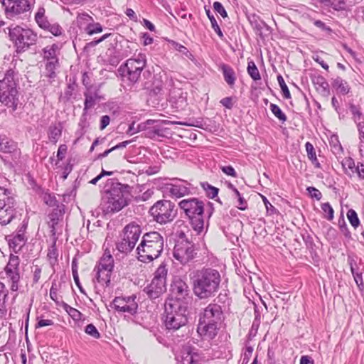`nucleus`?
<instances>
[{"instance_id": "56", "label": "nucleus", "mask_w": 364, "mask_h": 364, "mask_svg": "<svg viewBox=\"0 0 364 364\" xmlns=\"http://www.w3.org/2000/svg\"><path fill=\"white\" fill-rule=\"evenodd\" d=\"M213 9L215 12L218 13L222 17L225 18L228 16V14L223 6V4L219 1H215L213 3Z\"/></svg>"}, {"instance_id": "6", "label": "nucleus", "mask_w": 364, "mask_h": 364, "mask_svg": "<svg viewBox=\"0 0 364 364\" xmlns=\"http://www.w3.org/2000/svg\"><path fill=\"white\" fill-rule=\"evenodd\" d=\"M178 206L190 221L191 225L197 235L204 230L205 203L197 198H189L181 200Z\"/></svg>"}, {"instance_id": "16", "label": "nucleus", "mask_w": 364, "mask_h": 364, "mask_svg": "<svg viewBox=\"0 0 364 364\" xmlns=\"http://www.w3.org/2000/svg\"><path fill=\"white\" fill-rule=\"evenodd\" d=\"M6 14L9 17L30 12L32 5L28 0H1Z\"/></svg>"}, {"instance_id": "3", "label": "nucleus", "mask_w": 364, "mask_h": 364, "mask_svg": "<svg viewBox=\"0 0 364 364\" xmlns=\"http://www.w3.org/2000/svg\"><path fill=\"white\" fill-rule=\"evenodd\" d=\"M197 327L198 334L205 340H213L218 333L224 320V314L220 305L209 304L199 313Z\"/></svg>"}, {"instance_id": "35", "label": "nucleus", "mask_w": 364, "mask_h": 364, "mask_svg": "<svg viewBox=\"0 0 364 364\" xmlns=\"http://www.w3.org/2000/svg\"><path fill=\"white\" fill-rule=\"evenodd\" d=\"M342 167L346 175L351 176L355 173L356 167L354 160L351 157H346L341 161Z\"/></svg>"}, {"instance_id": "41", "label": "nucleus", "mask_w": 364, "mask_h": 364, "mask_svg": "<svg viewBox=\"0 0 364 364\" xmlns=\"http://www.w3.org/2000/svg\"><path fill=\"white\" fill-rule=\"evenodd\" d=\"M85 31L88 35L92 36L95 33H101L103 28L100 23H89L85 28Z\"/></svg>"}, {"instance_id": "42", "label": "nucleus", "mask_w": 364, "mask_h": 364, "mask_svg": "<svg viewBox=\"0 0 364 364\" xmlns=\"http://www.w3.org/2000/svg\"><path fill=\"white\" fill-rule=\"evenodd\" d=\"M347 218L350 225L355 229L360 225V220L357 213L353 209H350L347 212Z\"/></svg>"}, {"instance_id": "21", "label": "nucleus", "mask_w": 364, "mask_h": 364, "mask_svg": "<svg viewBox=\"0 0 364 364\" xmlns=\"http://www.w3.org/2000/svg\"><path fill=\"white\" fill-rule=\"evenodd\" d=\"M64 215V210L57 207L54 208L52 212L48 215L49 221L48 225L50 228L51 235L55 237L56 235V228L58 223L63 220Z\"/></svg>"}, {"instance_id": "48", "label": "nucleus", "mask_w": 364, "mask_h": 364, "mask_svg": "<svg viewBox=\"0 0 364 364\" xmlns=\"http://www.w3.org/2000/svg\"><path fill=\"white\" fill-rule=\"evenodd\" d=\"M234 194L238 202L236 207L241 210H245L247 208V200L242 196L239 191H236Z\"/></svg>"}, {"instance_id": "50", "label": "nucleus", "mask_w": 364, "mask_h": 364, "mask_svg": "<svg viewBox=\"0 0 364 364\" xmlns=\"http://www.w3.org/2000/svg\"><path fill=\"white\" fill-rule=\"evenodd\" d=\"M85 332L95 338H100V333L92 323L86 326Z\"/></svg>"}, {"instance_id": "60", "label": "nucleus", "mask_w": 364, "mask_h": 364, "mask_svg": "<svg viewBox=\"0 0 364 364\" xmlns=\"http://www.w3.org/2000/svg\"><path fill=\"white\" fill-rule=\"evenodd\" d=\"M354 171L357 173L358 178L360 181H364V164L361 162H358Z\"/></svg>"}, {"instance_id": "49", "label": "nucleus", "mask_w": 364, "mask_h": 364, "mask_svg": "<svg viewBox=\"0 0 364 364\" xmlns=\"http://www.w3.org/2000/svg\"><path fill=\"white\" fill-rule=\"evenodd\" d=\"M338 226L341 232L344 235L346 238L351 237V233L349 231L348 226L345 222L344 218L342 216L341 218L338 220Z\"/></svg>"}, {"instance_id": "14", "label": "nucleus", "mask_w": 364, "mask_h": 364, "mask_svg": "<svg viewBox=\"0 0 364 364\" xmlns=\"http://www.w3.org/2000/svg\"><path fill=\"white\" fill-rule=\"evenodd\" d=\"M60 47L57 43L46 46L42 49L41 56L43 60L46 61V77L54 79L56 77L55 70L59 68V58Z\"/></svg>"}, {"instance_id": "43", "label": "nucleus", "mask_w": 364, "mask_h": 364, "mask_svg": "<svg viewBox=\"0 0 364 364\" xmlns=\"http://www.w3.org/2000/svg\"><path fill=\"white\" fill-rule=\"evenodd\" d=\"M47 256L50 260V264L54 265L58 260V250L55 245V240H54L53 245L49 248Z\"/></svg>"}, {"instance_id": "19", "label": "nucleus", "mask_w": 364, "mask_h": 364, "mask_svg": "<svg viewBox=\"0 0 364 364\" xmlns=\"http://www.w3.org/2000/svg\"><path fill=\"white\" fill-rule=\"evenodd\" d=\"M178 364H200L201 357L197 353L184 350L176 357Z\"/></svg>"}, {"instance_id": "27", "label": "nucleus", "mask_w": 364, "mask_h": 364, "mask_svg": "<svg viewBox=\"0 0 364 364\" xmlns=\"http://www.w3.org/2000/svg\"><path fill=\"white\" fill-rule=\"evenodd\" d=\"M313 82L321 95L325 97L330 95L329 85L323 76L315 77L313 79Z\"/></svg>"}, {"instance_id": "20", "label": "nucleus", "mask_w": 364, "mask_h": 364, "mask_svg": "<svg viewBox=\"0 0 364 364\" xmlns=\"http://www.w3.org/2000/svg\"><path fill=\"white\" fill-rule=\"evenodd\" d=\"M173 294L178 296V299L185 298L188 294L189 287L184 280L180 277H175L171 284Z\"/></svg>"}, {"instance_id": "61", "label": "nucleus", "mask_w": 364, "mask_h": 364, "mask_svg": "<svg viewBox=\"0 0 364 364\" xmlns=\"http://www.w3.org/2000/svg\"><path fill=\"white\" fill-rule=\"evenodd\" d=\"M7 277L11 282H18L20 279V275L18 270H10V272H6Z\"/></svg>"}, {"instance_id": "11", "label": "nucleus", "mask_w": 364, "mask_h": 364, "mask_svg": "<svg viewBox=\"0 0 364 364\" xmlns=\"http://www.w3.org/2000/svg\"><path fill=\"white\" fill-rule=\"evenodd\" d=\"M141 233V227L136 223L127 225L123 229L120 240L116 244L118 251L124 254L129 253L134 248Z\"/></svg>"}, {"instance_id": "52", "label": "nucleus", "mask_w": 364, "mask_h": 364, "mask_svg": "<svg viewBox=\"0 0 364 364\" xmlns=\"http://www.w3.org/2000/svg\"><path fill=\"white\" fill-rule=\"evenodd\" d=\"M46 31H48L50 32L53 35L55 36H59L62 34L63 28L58 23H50L49 28H46Z\"/></svg>"}, {"instance_id": "54", "label": "nucleus", "mask_w": 364, "mask_h": 364, "mask_svg": "<svg viewBox=\"0 0 364 364\" xmlns=\"http://www.w3.org/2000/svg\"><path fill=\"white\" fill-rule=\"evenodd\" d=\"M355 282L356 283L358 289L362 291L364 289V282L363 278V272L357 273L354 272L352 273Z\"/></svg>"}, {"instance_id": "62", "label": "nucleus", "mask_w": 364, "mask_h": 364, "mask_svg": "<svg viewBox=\"0 0 364 364\" xmlns=\"http://www.w3.org/2000/svg\"><path fill=\"white\" fill-rule=\"evenodd\" d=\"M176 92L178 95V99L175 101V103L179 104L180 106L185 105L186 104V96H184L183 94L186 95V93H183L181 90L173 92V93Z\"/></svg>"}, {"instance_id": "13", "label": "nucleus", "mask_w": 364, "mask_h": 364, "mask_svg": "<svg viewBox=\"0 0 364 364\" xmlns=\"http://www.w3.org/2000/svg\"><path fill=\"white\" fill-rule=\"evenodd\" d=\"M149 213L157 223L165 224L174 219L176 210L173 203L170 200H161L151 206Z\"/></svg>"}, {"instance_id": "24", "label": "nucleus", "mask_w": 364, "mask_h": 364, "mask_svg": "<svg viewBox=\"0 0 364 364\" xmlns=\"http://www.w3.org/2000/svg\"><path fill=\"white\" fill-rule=\"evenodd\" d=\"M183 184H171L168 188L169 193L172 196L176 198H181L190 193L189 186L190 183L188 181H183Z\"/></svg>"}, {"instance_id": "57", "label": "nucleus", "mask_w": 364, "mask_h": 364, "mask_svg": "<svg viewBox=\"0 0 364 364\" xmlns=\"http://www.w3.org/2000/svg\"><path fill=\"white\" fill-rule=\"evenodd\" d=\"M220 168L227 176H232V177H234V178H236L237 176V174L235 170L230 165H228V166H221L220 167Z\"/></svg>"}, {"instance_id": "29", "label": "nucleus", "mask_w": 364, "mask_h": 364, "mask_svg": "<svg viewBox=\"0 0 364 364\" xmlns=\"http://www.w3.org/2000/svg\"><path fill=\"white\" fill-rule=\"evenodd\" d=\"M220 70L223 73L224 80L227 82V84L232 87L234 85L236 76L234 70L228 65L222 64L220 66Z\"/></svg>"}, {"instance_id": "40", "label": "nucleus", "mask_w": 364, "mask_h": 364, "mask_svg": "<svg viewBox=\"0 0 364 364\" xmlns=\"http://www.w3.org/2000/svg\"><path fill=\"white\" fill-rule=\"evenodd\" d=\"M269 109L272 114L282 123L287 121V118L286 114L282 111L279 106L275 104L271 103Z\"/></svg>"}, {"instance_id": "1", "label": "nucleus", "mask_w": 364, "mask_h": 364, "mask_svg": "<svg viewBox=\"0 0 364 364\" xmlns=\"http://www.w3.org/2000/svg\"><path fill=\"white\" fill-rule=\"evenodd\" d=\"M193 291L200 299L214 296L220 289L221 275L218 270L211 267H203L192 273Z\"/></svg>"}, {"instance_id": "25", "label": "nucleus", "mask_w": 364, "mask_h": 364, "mask_svg": "<svg viewBox=\"0 0 364 364\" xmlns=\"http://www.w3.org/2000/svg\"><path fill=\"white\" fill-rule=\"evenodd\" d=\"M21 235L17 234L14 235H10L8 240L10 249H11L16 253L21 250L27 241L26 236Z\"/></svg>"}, {"instance_id": "23", "label": "nucleus", "mask_w": 364, "mask_h": 364, "mask_svg": "<svg viewBox=\"0 0 364 364\" xmlns=\"http://www.w3.org/2000/svg\"><path fill=\"white\" fill-rule=\"evenodd\" d=\"M112 272V269L95 267L93 270L95 273L94 281L96 280L99 284L108 287L110 283Z\"/></svg>"}, {"instance_id": "34", "label": "nucleus", "mask_w": 364, "mask_h": 364, "mask_svg": "<svg viewBox=\"0 0 364 364\" xmlns=\"http://www.w3.org/2000/svg\"><path fill=\"white\" fill-rule=\"evenodd\" d=\"M349 109L352 114V119L356 124L364 121V114L361 111V108L353 103H349Z\"/></svg>"}, {"instance_id": "37", "label": "nucleus", "mask_w": 364, "mask_h": 364, "mask_svg": "<svg viewBox=\"0 0 364 364\" xmlns=\"http://www.w3.org/2000/svg\"><path fill=\"white\" fill-rule=\"evenodd\" d=\"M205 13H206L210 23H211V26H212L213 29L215 31V32L218 35V36L220 38H223V33L219 25L218 24L215 18L211 14L210 10L209 9H206V7H205Z\"/></svg>"}, {"instance_id": "8", "label": "nucleus", "mask_w": 364, "mask_h": 364, "mask_svg": "<svg viewBox=\"0 0 364 364\" xmlns=\"http://www.w3.org/2000/svg\"><path fill=\"white\" fill-rule=\"evenodd\" d=\"M8 30L10 40L17 53H24L37 42L36 33L30 28L16 26L8 28Z\"/></svg>"}, {"instance_id": "47", "label": "nucleus", "mask_w": 364, "mask_h": 364, "mask_svg": "<svg viewBox=\"0 0 364 364\" xmlns=\"http://www.w3.org/2000/svg\"><path fill=\"white\" fill-rule=\"evenodd\" d=\"M75 87L76 85L75 83L68 84L64 91L63 95L61 97L65 101H69L73 95Z\"/></svg>"}, {"instance_id": "15", "label": "nucleus", "mask_w": 364, "mask_h": 364, "mask_svg": "<svg viewBox=\"0 0 364 364\" xmlns=\"http://www.w3.org/2000/svg\"><path fill=\"white\" fill-rule=\"evenodd\" d=\"M136 299L135 295L117 296L112 301L110 306L118 314H124V319L129 321L138 311L139 306Z\"/></svg>"}, {"instance_id": "28", "label": "nucleus", "mask_w": 364, "mask_h": 364, "mask_svg": "<svg viewBox=\"0 0 364 364\" xmlns=\"http://www.w3.org/2000/svg\"><path fill=\"white\" fill-rule=\"evenodd\" d=\"M332 87L336 90L337 94L347 95L350 90L348 82L340 77H337L332 81Z\"/></svg>"}, {"instance_id": "64", "label": "nucleus", "mask_w": 364, "mask_h": 364, "mask_svg": "<svg viewBox=\"0 0 364 364\" xmlns=\"http://www.w3.org/2000/svg\"><path fill=\"white\" fill-rule=\"evenodd\" d=\"M305 147H306V151L307 153L308 158L309 159L316 155L314 147L311 143H310L309 141L306 142L305 144Z\"/></svg>"}, {"instance_id": "44", "label": "nucleus", "mask_w": 364, "mask_h": 364, "mask_svg": "<svg viewBox=\"0 0 364 364\" xmlns=\"http://www.w3.org/2000/svg\"><path fill=\"white\" fill-rule=\"evenodd\" d=\"M171 43H172L173 48L176 50L183 53L188 59H190L191 60H194V57H193V54L185 46H183V45H181L177 42H175V41H172Z\"/></svg>"}, {"instance_id": "26", "label": "nucleus", "mask_w": 364, "mask_h": 364, "mask_svg": "<svg viewBox=\"0 0 364 364\" xmlns=\"http://www.w3.org/2000/svg\"><path fill=\"white\" fill-rule=\"evenodd\" d=\"M18 151L17 144L6 137L0 138V152L14 154Z\"/></svg>"}, {"instance_id": "55", "label": "nucleus", "mask_w": 364, "mask_h": 364, "mask_svg": "<svg viewBox=\"0 0 364 364\" xmlns=\"http://www.w3.org/2000/svg\"><path fill=\"white\" fill-rule=\"evenodd\" d=\"M321 2L323 3H331L332 5L334 6V9L336 10H343L346 9V4L344 0H340L338 1V4H336V0H333V1L331 2V0H319Z\"/></svg>"}, {"instance_id": "22", "label": "nucleus", "mask_w": 364, "mask_h": 364, "mask_svg": "<svg viewBox=\"0 0 364 364\" xmlns=\"http://www.w3.org/2000/svg\"><path fill=\"white\" fill-rule=\"evenodd\" d=\"M85 102H84V115L87 114L88 109L92 108L96 102L100 100L98 91H92L90 88H87V91L84 92Z\"/></svg>"}, {"instance_id": "10", "label": "nucleus", "mask_w": 364, "mask_h": 364, "mask_svg": "<svg viewBox=\"0 0 364 364\" xmlns=\"http://www.w3.org/2000/svg\"><path fill=\"white\" fill-rule=\"evenodd\" d=\"M183 232L180 235V240L176 242L173 251V257L177 264L181 265H189L193 262L197 255V250L194 242L188 240Z\"/></svg>"}, {"instance_id": "59", "label": "nucleus", "mask_w": 364, "mask_h": 364, "mask_svg": "<svg viewBox=\"0 0 364 364\" xmlns=\"http://www.w3.org/2000/svg\"><path fill=\"white\" fill-rule=\"evenodd\" d=\"M306 190L309 192V193L311 198H316L317 200H320L321 199V197H322L321 193L320 192L319 190H318L315 187L310 186V187H308L306 188Z\"/></svg>"}, {"instance_id": "5", "label": "nucleus", "mask_w": 364, "mask_h": 364, "mask_svg": "<svg viewBox=\"0 0 364 364\" xmlns=\"http://www.w3.org/2000/svg\"><path fill=\"white\" fill-rule=\"evenodd\" d=\"M18 72L13 69L7 70L3 75H0V102L13 111L17 109L18 104Z\"/></svg>"}, {"instance_id": "51", "label": "nucleus", "mask_w": 364, "mask_h": 364, "mask_svg": "<svg viewBox=\"0 0 364 364\" xmlns=\"http://www.w3.org/2000/svg\"><path fill=\"white\" fill-rule=\"evenodd\" d=\"M321 209L324 213H327V216L326 217L327 220H333L334 211L328 202L323 203L321 205Z\"/></svg>"}, {"instance_id": "7", "label": "nucleus", "mask_w": 364, "mask_h": 364, "mask_svg": "<svg viewBox=\"0 0 364 364\" xmlns=\"http://www.w3.org/2000/svg\"><path fill=\"white\" fill-rule=\"evenodd\" d=\"M187 306L180 299H171L165 303L164 324L167 329L176 331L188 321Z\"/></svg>"}, {"instance_id": "30", "label": "nucleus", "mask_w": 364, "mask_h": 364, "mask_svg": "<svg viewBox=\"0 0 364 364\" xmlns=\"http://www.w3.org/2000/svg\"><path fill=\"white\" fill-rule=\"evenodd\" d=\"M63 126L61 123L50 125L48 128V135L49 140L53 144H56L59 138L61 136Z\"/></svg>"}, {"instance_id": "33", "label": "nucleus", "mask_w": 364, "mask_h": 364, "mask_svg": "<svg viewBox=\"0 0 364 364\" xmlns=\"http://www.w3.org/2000/svg\"><path fill=\"white\" fill-rule=\"evenodd\" d=\"M166 265L164 262L159 266L154 272V277L153 278L154 280L166 284L168 269H166Z\"/></svg>"}, {"instance_id": "36", "label": "nucleus", "mask_w": 364, "mask_h": 364, "mask_svg": "<svg viewBox=\"0 0 364 364\" xmlns=\"http://www.w3.org/2000/svg\"><path fill=\"white\" fill-rule=\"evenodd\" d=\"M247 70V73L253 80L257 81L261 79L259 70L254 61L251 60L248 62Z\"/></svg>"}, {"instance_id": "4", "label": "nucleus", "mask_w": 364, "mask_h": 364, "mask_svg": "<svg viewBox=\"0 0 364 364\" xmlns=\"http://www.w3.org/2000/svg\"><path fill=\"white\" fill-rule=\"evenodd\" d=\"M164 247L163 236L158 232L145 233L136 248L138 259L144 263H149L161 255Z\"/></svg>"}, {"instance_id": "58", "label": "nucleus", "mask_w": 364, "mask_h": 364, "mask_svg": "<svg viewBox=\"0 0 364 364\" xmlns=\"http://www.w3.org/2000/svg\"><path fill=\"white\" fill-rule=\"evenodd\" d=\"M253 352V348L250 346H246L245 347V351L243 353L242 355V364H247L250 357L252 356Z\"/></svg>"}, {"instance_id": "45", "label": "nucleus", "mask_w": 364, "mask_h": 364, "mask_svg": "<svg viewBox=\"0 0 364 364\" xmlns=\"http://www.w3.org/2000/svg\"><path fill=\"white\" fill-rule=\"evenodd\" d=\"M277 81L281 87L284 97L286 99H290L291 98L290 92L289 90L287 85H286V83L284 82L283 77L281 75H279L277 76Z\"/></svg>"}, {"instance_id": "32", "label": "nucleus", "mask_w": 364, "mask_h": 364, "mask_svg": "<svg viewBox=\"0 0 364 364\" xmlns=\"http://www.w3.org/2000/svg\"><path fill=\"white\" fill-rule=\"evenodd\" d=\"M95 267L113 270L114 259L109 253H105Z\"/></svg>"}, {"instance_id": "18", "label": "nucleus", "mask_w": 364, "mask_h": 364, "mask_svg": "<svg viewBox=\"0 0 364 364\" xmlns=\"http://www.w3.org/2000/svg\"><path fill=\"white\" fill-rule=\"evenodd\" d=\"M166 291V285L162 282L152 279L151 282L144 287L143 291L151 299L159 298Z\"/></svg>"}, {"instance_id": "17", "label": "nucleus", "mask_w": 364, "mask_h": 364, "mask_svg": "<svg viewBox=\"0 0 364 364\" xmlns=\"http://www.w3.org/2000/svg\"><path fill=\"white\" fill-rule=\"evenodd\" d=\"M155 123L154 120L149 119L145 122L141 123L138 124L137 128L134 127V122H133L127 130V134L132 135L138 132L148 130L146 135L149 137H153L156 135L161 136L162 130L159 129L157 126H153L151 129H149L148 125L153 124Z\"/></svg>"}, {"instance_id": "38", "label": "nucleus", "mask_w": 364, "mask_h": 364, "mask_svg": "<svg viewBox=\"0 0 364 364\" xmlns=\"http://www.w3.org/2000/svg\"><path fill=\"white\" fill-rule=\"evenodd\" d=\"M200 186L208 198L213 199L218 196L219 191L218 188L211 186L208 182H202L200 183Z\"/></svg>"}, {"instance_id": "12", "label": "nucleus", "mask_w": 364, "mask_h": 364, "mask_svg": "<svg viewBox=\"0 0 364 364\" xmlns=\"http://www.w3.org/2000/svg\"><path fill=\"white\" fill-rule=\"evenodd\" d=\"M16 200L11 191L0 187V225L9 224L16 215Z\"/></svg>"}, {"instance_id": "39", "label": "nucleus", "mask_w": 364, "mask_h": 364, "mask_svg": "<svg viewBox=\"0 0 364 364\" xmlns=\"http://www.w3.org/2000/svg\"><path fill=\"white\" fill-rule=\"evenodd\" d=\"M8 290L4 283L0 282V314H5V302L8 296Z\"/></svg>"}, {"instance_id": "9", "label": "nucleus", "mask_w": 364, "mask_h": 364, "mask_svg": "<svg viewBox=\"0 0 364 364\" xmlns=\"http://www.w3.org/2000/svg\"><path fill=\"white\" fill-rule=\"evenodd\" d=\"M146 65V55L139 53L134 58H129L118 68L123 80L127 79L130 83L135 84L141 77V73Z\"/></svg>"}, {"instance_id": "63", "label": "nucleus", "mask_w": 364, "mask_h": 364, "mask_svg": "<svg viewBox=\"0 0 364 364\" xmlns=\"http://www.w3.org/2000/svg\"><path fill=\"white\" fill-rule=\"evenodd\" d=\"M67 146L65 144H61L58 147V150L57 152V158L59 161H62L66 154L67 152Z\"/></svg>"}, {"instance_id": "53", "label": "nucleus", "mask_w": 364, "mask_h": 364, "mask_svg": "<svg viewBox=\"0 0 364 364\" xmlns=\"http://www.w3.org/2000/svg\"><path fill=\"white\" fill-rule=\"evenodd\" d=\"M64 309L73 319H79L80 318L81 313L77 309L66 304L64 306Z\"/></svg>"}, {"instance_id": "46", "label": "nucleus", "mask_w": 364, "mask_h": 364, "mask_svg": "<svg viewBox=\"0 0 364 364\" xmlns=\"http://www.w3.org/2000/svg\"><path fill=\"white\" fill-rule=\"evenodd\" d=\"M251 24L253 26V28L257 30V31L259 33L260 36L262 34V30L265 28L267 31H270L269 26L263 21H251Z\"/></svg>"}, {"instance_id": "31", "label": "nucleus", "mask_w": 364, "mask_h": 364, "mask_svg": "<svg viewBox=\"0 0 364 364\" xmlns=\"http://www.w3.org/2000/svg\"><path fill=\"white\" fill-rule=\"evenodd\" d=\"M46 10L43 7H40L38 9L35 15V20L38 25V26L45 30L46 28H49L50 22L48 21L47 17L45 15Z\"/></svg>"}, {"instance_id": "2", "label": "nucleus", "mask_w": 364, "mask_h": 364, "mask_svg": "<svg viewBox=\"0 0 364 364\" xmlns=\"http://www.w3.org/2000/svg\"><path fill=\"white\" fill-rule=\"evenodd\" d=\"M105 196L102 206L105 214L120 211L131 201L132 188L122 184L117 179H109L105 186Z\"/></svg>"}]
</instances>
